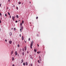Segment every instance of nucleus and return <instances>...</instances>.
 Here are the masks:
<instances>
[{
  "mask_svg": "<svg viewBox=\"0 0 66 66\" xmlns=\"http://www.w3.org/2000/svg\"><path fill=\"white\" fill-rule=\"evenodd\" d=\"M32 46H33V44H32V43H31L30 44V47L31 49H32Z\"/></svg>",
  "mask_w": 66,
  "mask_h": 66,
  "instance_id": "f257e3e1",
  "label": "nucleus"
},
{
  "mask_svg": "<svg viewBox=\"0 0 66 66\" xmlns=\"http://www.w3.org/2000/svg\"><path fill=\"white\" fill-rule=\"evenodd\" d=\"M21 29H20V31L21 32V30H22L23 29V27H21Z\"/></svg>",
  "mask_w": 66,
  "mask_h": 66,
  "instance_id": "f03ea898",
  "label": "nucleus"
},
{
  "mask_svg": "<svg viewBox=\"0 0 66 66\" xmlns=\"http://www.w3.org/2000/svg\"><path fill=\"white\" fill-rule=\"evenodd\" d=\"M12 19L13 20V21H15V17L14 16H12Z\"/></svg>",
  "mask_w": 66,
  "mask_h": 66,
  "instance_id": "7ed1b4c3",
  "label": "nucleus"
},
{
  "mask_svg": "<svg viewBox=\"0 0 66 66\" xmlns=\"http://www.w3.org/2000/svg\"><path fill=\"white\" fill-rule=\"evenodd\" d=\"M9 43L10 44H11L12 43V41H10Z\"/></svg>",
  "mask_w": 66,
  "mask_h": 66,
  "instance_id": "20e7f679",
  "label": "nucleus"
},
{
  "mask_svg": "<svg viewBox=\"0 0 66 66\" xmlns=\"http://www.w3.org/2000/svg\"><path fill=\"white\" fill-rule=\"evenodd\" d=\"M15 56H16V55H17V52L16 51L15 52Z\"/></svg>",
  "mask_w": 66,
  "mask_h": 66,
  "instance_id": "39448f33",
  "label": "nucleus"
},
{
  "mask_svg": "<svg viewBox=\"0 0 66 66\" xmlns=\"http://www.w3.org/2000/svg\"><path fill=\"white\" fill-rule=\"evenodd\" d=\"M22 54L23 55H24V52H22Z\"/></svg>",
  "mask_w": 66,
  "mask_h": 66,
  "instance_id": "423d86ee",
  "label": "nucleus"
},
{
  "mask_svg": "<svg viewBox=\"0 0 66 66\" xmlns=\"http://www.w3.org/2000/svg\"><path fill=\"white\" fill-rule=\"evenodd\" d=\"M24 48H25V51H26V50H27V47L25 46L24 47Z\"/></svg>",
  "mask_w": 66,
  "mask_h": 66,
  "instance_id": "0eeeda50",
  "label": "nucleus"
},
{
  "mask_svg": "<svg viewBox=\"0 0 66 66\" xmlns=\"http://www.w3.org/2000/svg\"><path fill=\"white\" fill-rule=\"evenodd\" d=\"M10 36H11L12 35V32H10L9 34Z\"/></svg>",
  "mask_w": 66,
  "mask_h": 66,
  "instance_id": "6e6552de",
  "label": "nucleus"
},
{
  "mask_svg": "<svg viewBox=\"0 0 66 66\" xmlns=\"http://www.w3.org/2000/svg\"><path fill=\"white\" fill-rule=\"evenodd\" d=\"M22 40H23L24 39V38H23V36H22Z\"/></svg>",
  "mask_w": 66,
  "mask_h": 66,
  "instance_id": "1a4fd4ad",
  "label": "nucleus"
},
{
  "mask_svg": "<svg viewBox=\"0 0 66 66\" xmlns=\"http://www.w3.org/2000/svg\"><path fill=\"white\" fill-rule=\"evenodd\" d=\"M14 57H13L12 58V60L13 61H14Z\"/></svg>",
  "mask_w": 66,
  "mask_h": 66,
  "instance_id": "9d476101",
  "label": "nucleus"
},
{
  "mask_svg": "<svg viewBox=\"0 0 66 66\" xmlns=\"http://www.w3.org/2000/svg\"><path fill=\"white\" fill-rule=\"evenodd\" d=\"M20 25H21L20 27H22V24L21 23Z\"/></svg>",
  "mask_w": 66,
  "mask_h": 66,
  "instance_id": "9b49d317",
  "label": "nucleus"
},
{
  "mask_svg": "<svg viewBox=\"0 0 66 66\" xmlns=\"http://www.w3.org/2000/svg\"><path fill=\"white\" fill-rule=\"evenodd\" d=\"M16 15V18H18L19 17H18V15Z\"/></svg>",
  "mask_w": 66,
  "mask_h": 66,
  "instance_id": "f8f14e48",
  "label": "nucleus"
},
{
  "mask_svg": "<svg viewBox=\"0 0 66 66\" xmlns=\"http://www.w3.org/2000/svg\"><path fill=\"white\" fill-rule=\"evenodd\" d=\"M34 51L35 52H36V50L34 49Z\"/></svg>",
  "mask_w": 66,
  "mask_h": 66,
  "instance_id": "ddd939ff",
  "label": "nucleus"
},
{
  "mask_svg": "<svg viewBox=\"0 0 66 66\" xmlns=\"http://www.w3.org/2000/svg\"><path fill=\"white\" fill-rule=\"evenodd\" d=\"M23 65L24 66H25V65H26V64L25 63H24V62L23 63Z\"/></svg>",
  "mask_w": 66,
  "mask_h": 66,
  "instance_id": "4468645a",
  "label": "nucleus"
},
{
  "mask_svg": "<svg viewBox=\"0 0 66 66\" xmlns=\"http://www.w3.org/2000/svg\"><path fill=\"white\" fill-rule=\"evenodd\" d=\"M13 51H11V54H13Z\"/></svg>",
  "mask_w": 66,
  "mask_h": 66,
  "instance_id": "2eb2a0df",
  "label": "nucleus"
},
{
  "mask_svg": "<svg viewBox=\"0 0 66 66\" xmlns=\"http://www.w3.org/2000/svg\"><path fill=\"white\" fill-rule=\"evenodd\" d=\"M40 53V52H37V53H38V54H39V53Z\"/></svg>",
  "mask_w": 66,
  "mask_h": 66,
  "instance_id": "dca6fc26",
  "label": "nucleus"
},
{
  "mask_svg": "<svg viewBox=\"0 0 66 66\" xmlns=\"http://www.w3.org/2000/svg\"><path fill=\"white\" fill-rule=\"evenodd\" d=\"M16 9H17V10H18V7H17V6H16Z\"/></svg>",
  "mask_w": 66,
  "mask_h": 66,
  "instance_id": "f3484780",
  "label": "nucleus"
},
{
  "mask_svg": "<svg viewBox=\"0 0 66 66\" xmlns=\"http://www.w3.org/2000/svg\"><path fill=\"white\" fill-rule=\"evenodd\" d=\"M26 65H28V62H26Z\"/></svg>",
  "mask_w": 66,
  "mask_h": 66,
  "instance_id": "a211bd4d",
  "label": "nucleus"
},
{
  "mask_svg": "<svg viewBox=\"0 0 66 66\" xmlns=\"http://www.w3.org/2000/svg\"><path fill=\"white\" fill-rule=\"evenodd\" d=\"M22 23H24V21H23V20H22Z\"/></svg>",
  "mask_w": 66,
  "mask_h": 66,
  "instance_id": "6ab92c4d",
  "label": "nucleus"
},
{
  "mask_svg": "<svg viewBox=\"0 0 66 66\" xmlns=\"http://www.w3.org/2000/svg\"><path fill=\"white\" fill-rule=\"evenodd\" d=\"M22 62H21V63H23V59H22Z\"/></svg>",
  "mask_w": 66,
  "mask_h": 66,
  "instance_id": "aec40b11",
  "label": "nucleus"
},
{
  "mask_svg": "<svg viewBox=\"0 0 66 66\" xmlns=\"http://www.w3.org/2000/svg\"><path fill=\"white\" fill-rule=\"evenodd\" d=\"M8 14L9 15H10V13L9 12H8Z\"/></svg>",
  "mask_w": 66,
  "mask_h": 66,
  "instance_id": "412c9836",
  "label": "nucleus"
},
{
  "mask_svg": "<svg viewBox=\"0 0 66 66\" xmlns=\"http://www.w3.org/2000/svg\"><path fill=\"white\" fill-rule=\"evenodd\" d=\"M19 4H21V2H19Z\"/></svg>",
  "mask_w": 66,
  "mask_h": 66,
  "instance_id": "4be33fe9",
  "label": "nucleus"
},
{
  "mask_svg": "<svg viewBox=\"0 0 66 66\" xmlns=\"http://www.w3.org/2000/svg\"><path fill=\"white\" fill-rule=\"evenodd\" d=\"M0 15L1 16H2V14H1V13L0 12Z\"/></svg>",
  "mask_w": 66,
  "mask_h": 66,
  "instance_id": "5701e85b",
  "label": "nucleus"
},
{
  "mask_svg": "<svg viewBox=\"0 0 66 66\" xmlns=\"http://www.w3.org/2000/svg\"><path fill=\"white\" fill-rule=\"evenodd\" d=\"M5 15L6 17V16H7V14H5Z\"/></svg>",
  "mask_w": 66,
  "mask_h": 66,
  "instance_id": "b1692460",
  "label": "nucleus"
},
{
  "mask_svg": "<svg viewBox=\"0 0 66 66\" xmlns=\"http://www.w3.org/2000/svg\"><path fill=\"white\" fill-rule=\"evenodd\" d=\"M14 31H15L16 30V28H14Z\"/></svg>",
  "mask_w": 66,
  "mask_h": 66,
  "instance_id": "393cba45",
  "label": "nucleus"
},
{
  "mask_svg": "<svg viewBox=\"0 0 66 66\" xmlns=\"http://www.w3.org/2000/svg\"><path fill=\"white\" fill-rule=\"evenodd\" d=\"M38 62L39 63H40V62H39V60H38Z\"/></svg>",
  "mask_w": 66,
  "mask_h": 66,
  "instance_id": "a878e982",
  "label": "nucleus"
},
{
  "mask_svg": "<svg viewBox=\"0 0 66 66\" xmlns=\"http://www.w3.org/2000/svg\"><path fill=\"white\" fill-rule=\"evenodd\" d=\"M40 57H41L40 56L39 57V58L40 59V61H41V60L40 59Z\"/></svg>",
  "mask_w": 66,
  "mask_h": 66,
  "instance_id": "bb28decb",
  "label": "nucleus"
},
{
  "mask_svg": "<svg viewBox=\"0 0 66 66\" xmlns=\"http://www.w3.org/2000/svg\"><path fill=\"white\" fill-rule=\"evenodd\" d=\"M31 44H33V41H32V42H31Z\"/></svg>",
  "mask_w": 66,
  "mask_h": 66,
  "instance_id": "cd10ccee",
  "label": "nucleus"
},
{
  "mask_svg": "<svg viewBox=\"0 0 66 66\" xmlns=\"http://www.w3.org/2000/svg\"><path fill=\"white\" fill-rule=\"evenodd\" d=\"M24 48H22V51H24Z\"/></svg>",
  "mask_w": 66,
  "mask_h": 66,
  "instance_id": "c85d7f7f",
  "label": "nucleus"
},
{
  "mask_svg": "<svg viewBox=\"0 0 66 66\" xmlns=\"http://www.w3.org/2000/svg\"><path fill=\"white\" fill-rule=\"evenodd\" d=\"M18 47H19V45L18 44Z\"/></svg>",
  "mask_w": 66,
  "mask_h": 66,
  "instance_id": "c756f323",
  "label": "nucleus"
},
{
  "mask_svg": "<svg viewBox=\"0 0 66 66\" xmlns=\"http://www.w3.org/2000/svg\"><path fill=\"white\" fill-rule=\"evenodd\" d=\"M2 4H0V7H1V5H2Z\"/></svg>",
  "mask_w": 66,
  "mask_h": 66,
  "instance_id": "7c9ffc66",
  "label": "nucleus"
},
{
  "mask_svg": "<svg viewBox=\"0 0 66 66\" xmlns=\"http://www.w3.org/2000/svg\"><path fill=\"white\" fill-rule=\"evenodd\" d=\"M28 40H30V38H29L28 39Z\"/></svg>",
  "mask_w": 66,
  "mask_h": 66,
  "instance_id": "2f4dec72",
  "label": "nucleus"
},
{
  "mask_svg": "<svg viewBox=\"0 0 66 66\" xmlns=\"http://www.w3.org/2000/svg\"><path fill=\"white\" fill-rule=\"evenodd\" d=\"M38 17H37L36 18V19H38Z\"/></svg>",
  "mask_w": 66,
  "mask_h": 66,
  "instance_id": "473e14b6",
  "label": "nucleus"
},
{
  "mask_svg": "<svg viewBox=\"0 0 66 66\" xmlns=\"http://www.w3.org/2000/svg\"><path fill=\"white\" fill-rule=\"evenodd\" d=\"M17 22H18V21H15V22H16V23H17Z\"/></svg>",
  "mask_w": 66,
  "mask_h": 66,
  "instance_id": "72a5a7b5",
  "label": "nucleus"
},
{
  "mask_svg": "<svg viewBox=\"0 0 66 66\" xmlns=\"http://www.w3.org/2000/svg\"><path fill=\"white\" fill-rule=\"evenodd\" d=\"M9 17L10 18H11V15H10V16H9Z\"/></svg>",
  "mask_w": 66,
  "mask_h": 66,
  "instance_id": "f704fd0d",
  "label": "nucleus"
},
{
  "mask_svg": "<svg viewBox=\"0 0 66 66\" xmlns=\"http://www.w3.org/2000/svg\"><path fill=\"white\" fill-rule=\"evenodd\" d=\"M1 23V20H0V23Z\"/></svg>",
  "mask_w": 66,
  "mask_h": 66,
  "instance_id": "c9c22d12",
  "label": "nucleus"
},
{
  "mask_svg": "<svg viewBox=\"0 0 66 66\" xmlns=\"http://www.w3.org/2000/svg\"><path fill=\"white\" fill-rule=\"evenodd\" d=\"M32 63H31V66H32Z\"/></svg>",
  "mask_w": 66,
  "mask_h": 66,
  "instance_id": "e433bc0d",
  "label": "nucleus"
},
{
  "mask_svg": "<svg viewBox=\"0 0 66 66\" xmlns=\"http://www.w3.org/2000/svg\"><path fill=\"white\" fill-rule=\"evenodd\" d=\"M7 41V40H6V39H5V42H6Z\"/></svg>",
  "mask_w": 66,
  "mask_h": 66,
  "instance_id": "4c0bfd02",
  "label": "nucleus"
},
{
  "mask_svg": "<svg viewBox=\"0 0 66 66\" xmlns=\"http://www.w3.org/2000/svg\"><path fill=\"white\" fill-rule=\"evenodd\" d=\"M12 66H15V65H14V64H13Z\"/></svg>",
  "mask_w": 66,
  "mask_h": 66,
  "instance_id": "58836bf2",
  "label": "nucleus"
},
{
  "mask_svg": "<svg viewBox=\"0 0 66 66\" xmlns=\"http://www.w3.org/2000/svg\"><path fill=\"white\" fill-rule=\"evenodd\" d=\"M20 37H21V34H20Z\"/></svg>",
  "mask_w": 66,
  "mask_h": 66,
  "instance_id": "ea45409f",
  "label": "nucleus"
},
{
  "mask_svg": "<svg viewBox=\"0 0 66 66\" xmlns=\"http://www.w3.org/2000/svg\"><path fill=\"white\" fill-rule=\"evenodd\" d=\"M24 42H25V43H26V41H24Z\"/></svg>",
  "mask_w": 66,
  "mask_h": 66,
  "instance_id": "a19ab883",
  "label": "nucleus"
},
{
  "mask_svg": "<svg viewBox=\"0 0 66 66\" xmlns=\"http://www.w3.org/2000/svg\"><path fill=\"white\" fill-rule=\"evenodd\" d=\"M8 1L10 2V0H8Z\"/></svg>",
  "mask_w": 66,
  "mask_h": 66,
  "instance_id": "79ce46f5",
  "label": "nucleus"
},
{
  "mask_svg": "<svg viewBox=\"0 0 66 66\" xmlns=\"http://www.w3.org/2000/svg\"><path fill=\"white\" fill-rule=\"evenodd\" d=\"M1 31V29H0V31Z\"/></svg>",
  "mask_w": 66,
  "mask_h": 66,
  "instance_id": "37998d69",
  "label": "nucleus"
},
{
  "mask_svg": "<svg viewBox=\"0 0 66 66\" xmlns=\"http://www.w3.org/2000/svg\"><path fill=\"white\" fill-rule=\"evenodd\" d=\"M13 7H15V5H13Z\"/></svg>",
  "mask_w": 66,
  "mask_h": 66,
  "instance_id": "c03bdc74",
  "label": "nucleus"
},
{
  "mask_svg": "<svg viewBox=\"0 0 66 66\" xmlns=\"http://www.w3.org/2000/svg\"><path fill=\"white\" fill-rule=\"evenodd\" d=\"M37 46H38V47H39V45H38V44H37Z\"/></svg>",
  "mask_w": 66,
  "mask_h": 66,
  "instance_id": "a18cd8bd",
  "label": "nucleus"
},
{
  "mask_svg": "<svg viewBox=\"0 0 66 66\" xmlns=\"http://www.w3.org/2000/svg\"><path fill=\"white\" fill-rule=\"evenodd\" d=\"M7 9H9V8H8V7L7 8Z\"/></svg>",
  "mask_w": 66,
  "mask_h": 66,
  "instance_id": "49530a36",
  "label": "nucleus"
},
{
  "mask_svg": "<svg viewBox=\"0 0 66 66\" xmlns=\"http://www.w3.org/2000/svg\"><path fill=\"white\" fill-rule=\"evenodd\" d=\"M27 53H29V52H27Z\"/></svg>",
  "mask_w": 66,
  "mask_h": 66,
  "instance_id": "de8ad7c7",
  "label": "nucleus"
},
{
  "mask_svg": "<svg viewBox=\"0 0 66 66\" xmlns=\"http://www.w3.org/2000/svg\"><path fill=\"white\" fill-rule=\"evenodd\" d=\"M20 50H21H21H22L21 49H20Z\"/></svg>",
  "mask_w": 66,
  "mask_h": 66,
  "instance_id": "09e8293b",
  "label": "nucleus"
},
{
  "mask_svg": "<svg viewBox=\"0 0 66 66\" xmlns=\"http://www.w3.org/2000/svg\"><path fill=\"white\" fill-rule=\"evenodd\" d=\"M11 30H13V28H12Z\"/></svg>",
  "mask_w": 66,
  "mask_h": 66,
  "instance_id": "8fccbe9b",
  "label": "nucleus"
},
{
  "mask_svg": "<svg viewBox=\"0 0 66 66\" xmlns=\"http://www.w3.org/2000/svg\"><path fill=\"white\" fill-rule=\"evenodd\" d=\"M29 3H31V2H30Z\"/></svg>",
  "mask_w": 66,
  "mask_h": 66,
  "instance_id": "3c124183",
  "label": "nucleus"
}]
</instances>
